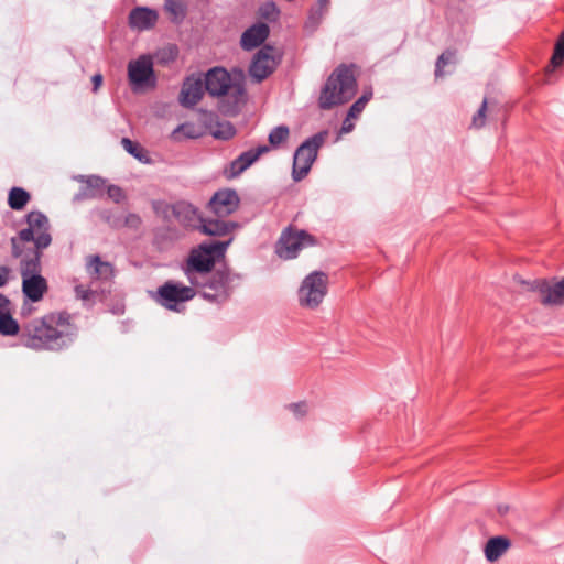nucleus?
<instances>
[{"instance_id": "nucleus-32", "label": "nucleus", "mask_w": 564, "mask_h": 564, "mask_svg": "<svg viewBox=\"0 0 564 564\" xmlns=\"http://www.w3.org/2000/svg\"><path fill=\"white\" fill-rule=\"evenodd\" d=\"M99 217L104 223H106L111 228H122V216L115 210L104 209L99 212Z\"/></svg>"}, {"instance_id": "nucleus-43", "label": "nucleus", "mask_w": 564, "mask_h": 564, "mask_svg": "<svg viewBox=\"0 0 564 564\" xmlns=\"http://www.w3.org/2000/svg\"><path fill=\"white\" fill-rule=\"evenodd\" d=\"M91 82L94 84V91H97L102 83V75L101 74H95L91 78Z\"/></svg>"}, {"instance_id": "nucleus-25", "label": "nucleus", "mask_w": 564, "mask_h": 564, "mask_svg": "<svg viewBox=\"0 0 564 564\" xmlns=\"http://www.w3.org/2000/svg\"><path fill=\"white\" fill-rule=\"evenodd\" d=\"M20 332L18 322L12 317L11 311L0 314V334L4 336H14Z\"/></svg>"}, {"instance_id": "nucleus-31", "label": "nucleus", "mask_w": 564, "mask_h": 564, "mask_svg": "<svg viewBox=\"0 0 564 564\" xmlns=\"http://www.w3.org/2000/svg\"><path fill=\"white\" fill-rule=\"evenodd\" d=\"M289 135V128L284 124H281L271 130L268 140L272 148H278L288 140Z\"/></svg>"}, {"instance_id": "nucleus-35", "label": "nucleus", "mask_w": 564, "mask_h": 564, "mask_svg": "<svg viewBox=\"0 0 564 564\" xmlns=\"http://www.w3.org/2000/svg\"><path fill=\"white\" fill-rule=\"evenodd\" d=\"M141 224L142 219L138 214L129 213L127 216L122 217V227L138 229Z\"/></svg>"}, {"instance_id": "nucleus-19", "label": "nucleus", "mask_w": 564, "mask_h": 564, "mask_svg": "<svg viewBox=\"0 0 564 564\" xmlns=\"http://www.w3.org/2000/svg\"><path fill=\"white\" fill-rule=\"evenodd\" d=\"M239 227V223L232 220H223L218 217L217 219L203 218L198 226V230L207 236L225 237L232 234Z\"/></svg>"}, {"instance_id": "nucleus-40", "label": "nucleus", "mask_w": 564, "mask_h": 564, "mask_svg": "<svg viewBox=\"0 0 564 564\" xmlns=\"http://www.w3.org/2000/svg\"><path fill=\"white\" fill-rule=\"evenodd\" d=\"M351 119H356L355 117H349L347 115V117L345 118V120L343 121V124H341V128H340V134H344V133H349L354 130L355 128V124L352 123Z\"/></svg>"}, {"instance_id": "nucleus-10", "label": "nucleus", "mask_w": 564, "mask_h": 564, "mask_svg": "<svg viewBox=\"0 0 564 564\" xmlns=\"http://www.w3.org/2000/svg\"><path fill=\"white\" fill-rule=\"evenodd\" d=\"M196 295L197 292L192 285L186 286L169 280L158 289L155 301L170 311L180 312V305L193 300Z\"/></svg>"}, {"instance_id": "nucleus-42", "label": "nucleus", "mask_w": 564, "mask_h": 564, "mask_svg": "<svg viewBox=\"0 0 564 564\" xmlns=\"http://www.w3.org/2000/svg\"><path fill=\"white\" fill-rule=\"evenodd\" d=\"M10 304L11 303H10L9 299L6 295L0 293V314L11 311Z\"/></svg>"}, {"instance_id": "nucleus-17", "label": "nucleus", "mask_w": 564, "mask_h": 564, "mask_svg": "<svg viewBox=\"0 0 564 564\" xmlns=\"http://www.w3.org/2000/svg\"><path fill=\"white\" fill-rule=\"evenodd\" d=\"M205 84L200 78L186 77L180 93V102L185 108H193L204 96Z\"/></svg>"}, {"instance_id": "nucleus-45", "label": "nucleus", "mask_w": 564, "mask_h": 564, "mask_svg": "<svg viewBox=\"0 0 564 564\" xmlns=\"http://www.w3.org/2000/svg\"><path fill=\"white\" fill-rule=\"evenodd\" d=\"M318 2L323 6V4H326L328 2V0H318Z\"/></svg>"}, {"instance_id": "nucleus-41", "label": "nucleus", "mask_w": 564, "mask_h": 564, "mask_svg": "<svg viewBox=\"0 0 564 564\" xmlns=\"http://www.w3.org/2000/svg\"><path fill=\"white\" fill-rule=\"evenodd\" d=\"M10 272L11 270L9 267L0 265V288L8 283Z\"/></svg>"}, {"instance_id": "nucleus-26", "label": "nucleus", "mask_w": 564, "mask_h": 564, "mask_svg": "<svg viewBox=\"0 0 564 564\" xmlns=\"http://www.w3.org/2000/svg\"><path fill=\"white\" fill-rule=\"evenodd\" d=\"M210 133L217 140L228 141L236 135L237 130L231 122L223 121L217 122Z\"/></svg>"}, {"instance_id": "nucleus-33", "label": "nucleus", "mask_w": 564, "mask_h": 564, "mask_svg": "<svg viewBox=\"0 0 564 564\" xmlns=\"http://www.w3.org/2000/svg\"><path fill=\"white\" fill-rule=\"evenodd\" d=\"M564 62V31L557 39L554 47L553 55L551 57V66L553 68L560 67Z\"/></svg>"}, {"instance_id": "nucleus-1", "label": "nucleus", "mask_w": 564, "mask_h": 564, "mask_svg": "<svg viewBox=\"0 0 564 564\" xmlns=\"http://www.w3.org/2000/svg\"><path fill=\"white\" fill-rule=\"evenodd\" d=\"M26 228L11 237V256L19 259L22 278V293L33 303L41 301L48 290L47 281L41 275L43 251L52 243L50 220L40 210L24 216Z\"/></svg>"}, {"instance_id": "nucleus-3", "label": "nucleus", "mask_w": 564, "mask_h": 564, "mask_svg": "<svg viewBox=\"0 0 564 564\" xmlns=\"http://www.w3.org/2000/svg\"><path fill=\"white\" fill-rule=\"evenodd\" d=\"M232 240L234 237H229L224 241L202 242L189 250L182 264V270L189 284H199V278L215 272L216 263L225 258Z\"/></svg>"}, {"instance_id": "nucleus-8", "label": "nucleus", "mask_w": 564, "mask_h": 564, "mask_svg": "<svg viewBox=\"0 0 564 564\" xmlns=\"http://www.w3.org/2000/svg\"><path fill=\"white\" fill-rule=\"evenodd\" d=\"M282 61V54L276 47L264 44L253 55L248 74L254 83H262L271 76Z\"/></svg>"}, {"instance_id": "nucleus-20", "label": "nucleus", "mask_w": 564, "mask_h": 564, "mask_svg": "<svg viewBox=\"0 0 564 564\" xmlns=\"http://www.w3.org/2000/svg\"><path fill=\"white\" fill-rule=\"evenodd\" d=\"M158 18L155 10L148 7H137L129 13V24L138 30H149L155 25Z\"/></svg>"}, {"instance_id": "nucleus-37", "label": "nucleus", "mask_w": 564, "mask_h": 564, "mask_svg": "<svg viewBox=\"0 0 564 564\" xmlns=\"http://www.w3.org/2000/svg\"><path fill=\"white\" fill-rule=\"evenodd\" d=\"M107 194L115 203H120L124 198L123 189L118 185H109L107 187Z\"/></svg>"}, {"instance_id": "nucleus-9", "label": "nucleus", "mask_w": 564, "mask_h": 564, "mask_svg": "<svg viewBox=\"0 0 564 564\" xmlns=\"http://www.w3.org/2000/svg\"><path fill=\"white\" fill-rule=\"evenodd\" d=\"M328 276L322 271L310 273L299 290V303L303 307L316 308L327 294Z\"/></svg>"}, {"instance_id": "nucleus-28", "label": "nucleus", "mask_w": 564, "mask_h": 564, "mask_svg": "<svg viewBox=\"0 0 564 564\" xmlns=\"http://www.w3.org/2000/svg\"><path fill=\"white\" fill-rule=\"evenodd\" d=\"M86 195L88 197H99L104 194L106 181L98 175H90L86 178Z\"/></svg>"}, {"instance_id": "nucleus-29", "label": "nucleus", "mask_w": 564, "mask_h": 564, "mask_svg": "<svg viewBox=\"0 0 564 564\" xmlns=\"http://www.w3.org/2000/svg\"><path fill=\"white\" fill-rule=\"evenodd\" d=\"M455 59H456V51L446 50L445 52H443L437 57V61L435 64V77L436 78L443 77L445 74L444 68L449 64H454Z\"/></svg>"}, {"instance_id": "nucleus-36", "label": "nucleus", "mask_w": 564, "mask_h": 564, "mask_svg": "<svg viewBox=\"0 0 564 564\" xmlns=\"http://www.w3.org/2000/svg\"><path fill=\"white\" fill-rule=\"evenodd\" d=\"M288 408L299 419L304 417L308 411V406L305 401L291 403Z\"/></svg>"}, {"instance_id": "nucleus-16", "label": "nucleus", "mask_w": 564, "mask_h": 564, "mask_svg": "<svg viewBox=\"0 0 564 564\" xmlns=\"http://www.w3.org/2000/svg\"><path fill=\"white\" fill-rule=\"evenodd\" d=\"M204 84L210 96H224L231 87V76L224 67H214L206 73Z\"/></svg>"}, {"instance_id": "nucleus-12", "label": "nucleus", "mask_w": 564, "mask_h": 564, "mask_svg": "<svg viewBox=\"0 0 564 564\" xmlns=\"http://www.w3.org/2000/svg\"><path fill=\"white\" fill-rule=\"evenodd\" d=\"M128 77L134 90L144 87L153 88L156 85L152 61L147 56L129 63Z\"/></svg>"}, {"instance_id": "nucleus-34", "label": "nucleus", "mask_w": 564, "mask_h": 564, "mask_svg": "<svg viewBox=\"0 0 564 564\" xmlns=\"http://www.w3.org/2000/svg\"><path fill=\"white\" fill-rule=\"evenodd\" d=\"M487 99H484L481 106L477 110V112L473 116L471 126L474 128L480 129L486 123V112H487Z\"/></svg>"}, {"instance_id": "nucleus-21", "label": "nucleus", "mask_w": 564, "mask_h": 564, "mask_svg": "<svg viewBox=\"0 0 564 564\" xmlns=\"http://www.w3.org/2000/svg\"><path fill=\"white\" fill-rule=\"evenodd\" d=\"M86 268L91 278L96 280H108L113 275L112 264L102 261L98 254L89 257Z\"/></svg>"}, {"instance_id": "nucleus-22", "label": "nucleus", "mask_w": 564, "mask_h": 564, "mask_svg": "<svg viewBox=\"0 0 564 564\" xmlns=\"http://www.w3.org/2000/svg\"><path fill=\"white\" fill-rule=\"evenodd\" d=\"M511 546V541L506 536L490 538L485 545V556L489 562L500 558Z\"/></svg>"}, {"instance_id": "nucleus-24", "label": "nucleus", "mask_w": 564, "mask_h": 564, "mask_svg": "<svg viewBox=\"0 0 564 564\" xmlns=\"http://www.w3.org/2000/svg\"><path fill=\"white\" fill-rule=\"evenodd\" d=\"M164 10L170 15L171 21L178 24L185 19L187 7L180 0H165Z\"/></svg>"}, {"instance_id": "nucleus-18", "label": "nucleus", "mask_w": 564, "mask_h": 564, "mask_svg": "<svg viewBox=\"0 0 564 564\" xmlns=\"http://www.w3.org/2000/svg\"><path fill=\"white\" fill-rule=\"evenodd\" d=\"M270 28L264 22H258L249 26L240 39V46L245 51H251L259 46H263V43L269 37Z\"/></svg>"}, {"instance_id": "nucleus-11", "label": "nucleus", "mask_w": 564, "mask_h": 564, "mask_svg": "<svg viewBox=\"0 0 564 564\" xmlns=\"http://www.w3.org/2000/svg\"><path fill=\"white\" fill-rule=\"evenodd\" d=\"M162 214L167 221L174 218L185 228L198 229L203 217L199 216L197 208L186 202L175 204H163Z\"/></svg>"}, {"instance_id": "nucleus-5", "label": "nucleus", "mask_w": 564, "mask_h": 564, "mask_svg": "<svg viewBox=\"0 0 564 564\" xmlns=\"http://www.w3.org/2000/svg\"><path fill=\"white\" fill-rule=\"evenodd\" d=\"M232 276L228 269H219L199 278V284H191L205 301L223 305L229 301L232 293Z\"/></svg>"}, {"instance_id": "nucleus-44", "label": "nucleus", "mask_w": 564, "mask_h": 564, "mask_svg": "<svg viewBox=\"0 0 564 564\" xmlns=\"http://www.w3.org/2000/svg\"><path fill=\"white\" fill-rule=\"evenodd\" d=\"M372 97V93L371 91H365L360 97L359 99H364L365 104H367Z\"/></svg>"}, {"instance_id": "nucleus-14", "label": "nucleus", "mask_w": 564, "mask_h": 564, "mask_svg": "<svg viewBox=\"0 0 564 564\" xmlns=\"http://www.w3.org/2000/svg\"><path fill=\"white\" fill-rule=\"evenodd\" d=\"M270 151L269 145H259L256 149H250L242 152L238 158L232 160L228 165L224 167L223 175L227 180L237 178L248 167H250L258 159Z\"/></svg>"}, {"instance_id": "nucleus-13", "label": "nucleus", "mask_w": 564, "mask_h": 564, "mask_svg": "<svg viewBox=\"0 0 564 564\" xmlns=\"http://www.w3.org/2000/svg\"><path fill=\"white\" fill-rule=\"evenodd\" d=\"M240 205V198L232 188H223L214 193L208 209L218 218H225L235 213Z\"/></svg>"}, {"instance_id": "nucleus-38", "label": "nucleus", "mask_w": 564, "mask_h": 564, "mask_svg": "<svg viewBox=\"0 0 564 564\" xmlns=\"http://www.w3.org/2000/svg\"><path fill=\"white\" fill-rule=\"evenodd\" d=\"M367 104H365L364 99H357L349 108L348 116L357 118L365 109Z\"/></svg>"}, {"instance_id": "nucleus-27", "label": "nucleus", "mask_w": 564, "mask_h": 564, "mask_svg": "<svg viewBox=\"0 0 564 564\" xmlns=\"http://www.w3.org/2000/svg\"><path fill=\"white\" fill-rule=\"evenodd\" d=\"M121 144L123 149L140 162H148L149 158L145 149L138 142L132 141L129 138H122Z\"/></svg>"}, {"instance_id": "nucleus-23", "label": "nucleus", "mask_w": 564, "mask_h": 564, "mask_svg": "<svg viewBox=\"0 0 564 564\" xmlns=\"http://www.w3.org/2000/svg\"><path fill=\"white\" fill-rule=\"evenodd\" d=\"M31 195L22 187H12L8 195V205L13 210H22L30 202Z\"/></svg>"}, {"instance_id": "nucleus-39", "label": "nucleus", "mask_w": 564, "mask_h": 564, "mask_svg": "<svg viewBox=\"0 0 564 564\" xmlns=\"http://www.w3.org/2000/svg\"><path fill=\"white\" fill-rule=\"evenodd\" d=\"M75 293H76V296L84 300V301H87V300H90V297L93 296L94 292L89 289H86L84 285H76L75 286Z\"/></svg>"}, {"instance_id": "nucleus-30", "label": "nucleus", "mask_w": 564, "mask_h": 564, "mask_svg": "<svg viewBox=\"0 0 564 564\" xmlns=\"http://www.w3.org/2000/svg\"><path fill=\"white\" fill-rule=\"evenodd\" d=\"M181 134L186 139H197L200 137V133L197 132L195 124L191 122H185L177 126L172 132V138L175 141H180Z\"/></svg>"}, {"instance_id": "nucleus-6", "label": "nucleus", "mask_w": 564, "mask_h": 564, "mask_svg": "<svg viewBox=\"0 0 564 564\" xmlns=\"http://www.w3.org/2000/svg\"><path fill=\"white\" fill-rule=\"evenodd\" d=\"M317 245L318 239L314 235L294 225H289L281 231L274 251L280 259L292 260L297 258L304 248Z\"/></svg>"}, {"instance_id": "nucleus-15", "label": "nucleus", "mask_w": 564, "mask_h": 564, "mask_svg": "<svg viewBox=\"0 0 564 564\" xmlns=\"http://www.w3.org/2000/svg\"><path fill=\"white\" fill-rule=\"evenodd\" d=\"M534 290L539 292L543 305H564V278L555 283H550L545 279L536 280Z\"/></svg>"}, {"instance_id": "nucleus-7", "label": "nucleus", "mask_w": 564, "mask_h": 564, "mask_svg": "<svg viewBox=\"0 0 564 564\" xmlns=\"http://www.w3.org/2000/svg\"><path fill=\"white\" fill-rule=\"evenodd\" d=\"M327 135V130L319 131L295 150L292 166V177L295 182L302 181L308 174Z\"/></svg>"}, {"instance_id": "nucleus-4", "label": "nucleus", "mask_w": 564, "mask_h": 564, "mask_svg": "<svg viewBox=\"0 0 564 564\" xmlns=\"http://www.w3.org/2000/svg\"><path fill=\"white\" fill-rule=\"evenodd\" d=\"M357 80L351 66L340 64L328 76L319 97L318 107L330 110L348 102L356 94Z\"/></svg>"}, {"instance_id": "nucleus-2", "label": "nucleus", "mask_w": 564, "mask_h": 564, "mask_svg": "<svg viewBox=\"0 0 564 564\" xmlns=\"http://www.w3.org/2000/svg\"><path fill=\"white\" fill-rule=\"evenodd\" d=\"M77 335V327L67 312H52L22 326L21 340L35 350L61 351L68 348Z\"/></svg>"}]
</instances>
